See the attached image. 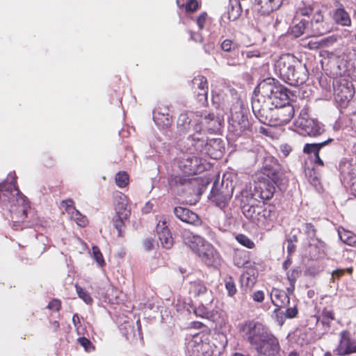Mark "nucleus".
Returning <instances> with one entry per match:
<instances>
[{"mask_svg":"<svg viewBox=\"0 0 356 356\" xmlns=\"http://www.w3.org/2000/svg\"><path fill=\"white\" fill-rule=\"evenodd\" d=\"M334 318L333 314L330 311H323L322 313V318L321 320L323 325H329L330 320Z\"/></svg>","mask_w":356,"mask_h":356,"instance_id":"8fccbe9b","label":"nucleus"},{"mask_svg":"<svg viewBox=\"0 0 356 356\" xmlns=\"http://www.w3.org/2000/svg\"><path fill=\"white\" fill-rule=\"evenodd\" d=\"M248 263V261L245 259H241L238 258V255H236L234 258V264L236 266L241 268L244 267L245 264Z\"/></svg>","mask_w":356,"mask_h":356,"instance_id":"680f3d73","label":"nucleus"},{"mask_svg":"<svg viewBox=\"0 0 356 356\" xmlns=\"http://www.w3.org/2000/svg\"><path fill=\"white\" fill-rule=\"evenodd\" d=\"M193 87L194 90H200V88L208 87L207 79L203 76H197L193 80Z\"/></svg>","mask_w":356,"mask_h":356,"instance_id":"a19ab883","label":"nucleus"},{"mask_svg":"<svg viewBox=\"0 0 356 356\" xmlns=\"http://www.w3.org/2000/svg\"><path fill=\"white\" fill-rule=\"evenodd\" d=\"M252 299L257 302H262L264 300V293L262 291H257L252 294Z\"/></svg>","mask_w":356,"mask_h":356,"instance_id":"13d9d810","label":"nucleus"},{"mask_svg":"<svg viewBox=\"0 0 356 356\" xmlns=\"http://www.w3.org/2000/svg\"><path fill=\"white\" fill-rule=\"evenodd\" d=\"M341 174L344 180L350 184L351 193L356 197V177H353L351 175L346 176L344 170L341 171Z\"/></svg>","mask_w":356,"mask_h":356,"instance_id":"58836bf2","label":"nucleus"},{"mask_svg":"<svg viewBox=\"0 0 356 356\" xmlns=\"http://www.w3.org/2000/svg\"><path fill=\"white\" fill-rule=\"evenodd\" d=\"M72 323L74 326L76 332L78 335H83L86 328L82 326L80 317L77 314H74L72 317Z\"/></svg>","mask_w":356,"mask_h":356,"instance_id":"ea45409f","label":"nucleus"},{"mask_svg":"<svg viewBox=\"0 0 356 356\" xmlns=\"http://www.w3.org/2000/svg\"><path fill=\"white\" fill-rule=\"evenodd\" d=\"M356 352V340L351 338L348 331H343L341 333L339 344L334 350L335 355H345Z\"/></svg>","mask_w":356,"mask_h":356,"instance_id":"4468645a","label":"nucleus"},{"mask_svg":"<svg viewBox=\"0 0 356 356\" xmlns=\"http://www.w3.org/2000/svg\"><path fill=\"white\" fill-rule=\"evenodd\" d=\"M158 113L170 115L169 107L165 105H159L153 111V115Z\"/></svg>","mask_w":356,"mask_h":356,"instance_id":"864d4df0","label":"nucleus"},{"mask_svg":"<svg viewBox=\"0 0 356 356\" xmlns=\"http://www.w3.org/2000/svg\"><path fill=\"white\" fill-rule=\"evenodd\" d=\"M300 232L307 236L308 241H312L314 239H318L316 238V229L312 223H303L302 225Z\"/></svg>","mask_w":356,"mask_h":356,"instance_id":"473e14b6","label":"nucleus"},{"mask_svg":"<svg viewBox=\"0 0 356 356\" xmlns=\"http://www.w3.org/2000/svg\"><path fill=\"white\" fill-rule=\"evenodd\" d=\"M175 216L180 220L194 225L201 224V219L199 216L189 209L182 207H176L174 209Z\"/></svg>","mask_w":356,"mask_h":356,"instance_id":"aec40b11","label":"nucleus"},{"mask_svg":"<svg viewBox=\"0 0 356 356\" xmlns=\"http://www.w3.org/2000/svg\"><path fill=\"white\" fill-rule=\"evenodd\" d=\"M153 119L155 124L160 128H168L172 122L171 115H165L163 114H154Z\"/></svg>","mask_w":356,"mask_h":356,"instance_id":"c756f323","label":"nucleus"},{"mask_svg":"<svg viewBox=\"0 0 356 356\" xmlns=\"http://www.w3.org/2000/svg\"><path fill=\"white\" fill-rule=\"evenodd\" d=\"M79 343L85 349L86 352H92L95 350V346L92 342L87 338L82 337L77 339Z\"/></svg>","mask_w":356,"mask_h":356,"instance_id":"a18cd8bd","label":"nucleus"},{"mask_svg":"<svg viewBox=\"0 0 356 356\" xmlns=\"http://www.w3.org/2000/svg\"><path fill=\"white\" fill-rule=\"evenodd\" d=\"M333 88L336 103L342 108L346 107L355 93V88L350 78L345 74L334 78Z\"/></svg>","mask_w":356,"mask_h":356,"instance_id":"0eeeda50","label":"nucleus"},{"mask_svg":"<svg viewBox=\"0 0 356 356\" xmlns=\"http://www.w3.org/2000/svg\"><path fill=\"white\" fill-rule=\"evenodd\" d=\"M275 219L276 212L274 209L270 206H264L256 225L263 229L269 231L273 227Z\"/></svg>","mask_w":356,"mask_h":356,"instance_id":"f3484780","label":"nucleus"},{"mask_svg":"<svg viewBox=\"0 0 356 356\" xmlns=\"http://www.w3.org/2000/svg\"><path fill=\"white\" fill-rule=\"evenodd\" d=\"M76 293L79 297L82 299L84 302L89 305L92 302V298H91L90 293L86 291L82 287L79 286L78 284L75 285Z\"/></svg>","mask_w":356,"mask_h":356,"instance_id":"e433bc0d","label":"nucleus"},{"mask_svg":"<svg viewBox=\"0 0 356 356\" xmlns=\"http://www.w3.org/2000/svg\"><path fill=\"white\" fill-rule=\"evenodd\" d=\"M15 184V179L10 182L0 184V201L3 207L10 206L9 211L13 226L24 220L29 209L26 197L17 189Z\"/></svg>","mask_w":356,"mask_h":356,"instance_id":"20e7f679","label":"nucleus"},{"mask_svg":"<svg viewBox=\"0 0 356 356\" xmlns=\"http://www.w3.org/2000/svg\"><path fill=\"white\" fill-rule=\"evenodd\" d=\"M308 24V22L302 19L299 23L292 27L291 33L294 37L298 38L304 33V31Z\"/></svg>","mask_w":356,"mask_h":356,"instance_id":"f704fd0d","label":"nucleus"},{"mask_svg":"<svg viewBox=\"0 0 356 356\" xmlns=\"http://www.w3.org/2000/svg\"><path fill=\"white\" fill-rule=\"evenodd\" d=\"M288 90L273 78L261 81L252 98V109L255 117L263 124L268 118L273 106L288 99Z\"/></svg>","mask_w":356,"mask_h":356,"instance_id":"f03ea898","label":"nucleus"},{"mask_svg":"<svg viewBox=\"0 0 356 356\" xmlns=\"http://www.w3.org/2000/svg\"><path fill=\"white\" fill-rule=\"evenodd\" d=\"M281 151L284 156H287L291 152V147L288 145H284L281 146Z\"/></svg>","mask_w":356,"mask_h":356,"instance_id":"69168bd1","label":"nucleus"},{"mask_svg":"<svg viewBox=\"0 0 356 356\" xmlns=\"http://www.w3.org/2000/svg\"><path fill=\"white\" fill-rule=\"evenodd\" d=\"M282 3V0H254L253 9L259 15H268L278 9Z\"/></svg>","mask_w":356,"mask_h":356,"instance_id":"dca6fc26","label":"nucleus"},{"mask_svg":"<svg viewBox=\"0 0 356 356\" xmlns=\"http://www.w3.org/2000/svg\"><path fill=\"white\" fill-rule=\"evenodd\" d=\"M241 284L243 288L244 286L250 288L254 284V278L251 277L248 273H243L241 276Z\"/></svg>","mask_w":356,"mask_h":356,"instance_id":"49530a36","label":"nucleus"},{"mask_svg":"<svg viewBox=\"0 0 356 356\" xmlns=\"http://www.w3.org/2000/svg\"><path fill=\"white\" fill-rule=\"evenodd\" d=\"M332 141V138H329L323 142L318 143H307L303 147V152L307 154H313L314 156L319 154L321 148L325 147L329 143Z\"/></svg>","mask_w":356,"mask_h":356,"instance_id":"c85d7f7f","label":"nucleus"},{"mask_svg":"<svg viewBox=\"0 0 356 356\" xmlns=\"http://www.w3.org/2000/svg\"><path fill=\"white\" fill-rule=\"evenodd\" d=\"M264 175L268 177L267 182L259 184L256 186L259 193L253 194L248 191L242 193L241 199V210L243 215L252 222L257 224L264 204L263 200L270 199L277 187L284 190L287 183L285 173L276 162L264 167Z\"/></svg>","mask_w":356,"mask_h":356,"instance_id":"f257e3e1","label":"nucleus"},{"mask_svg":"<svg viewBox=\"0 0 356 356\" xmlns=\"http://www.w3.org/2000/svg\"><path fill=\"white\" fill-rule=\"evenodd\" d=\"M188 356H216L211 345L202 340L200 333L193 334L186 346Z\"/></svg>","mask_w":356,"mask_h":356,"instance_id":"1a4fd4ad","label":"nucleus"},{"mask_svg":"<svg viewBox=\"0 0 356 356\" xmlns=\"http://www.w3.org/2000/svg\"><path fill=\"white\" fill-rule=\"evenodd\" d=\"M288 245H287V251L289 254H293L296 248V246L295 245L294 242H291L289 241H287Z\"/></svg>","mask_w":356,"mask_h":356,"instance_id":"0e129e2a","label":"nucleus"},{"mask_svg":"<svg viewBox=\"0 0 356 356\" xmlns=\"http://www.w3.org/2000/svg\"><path fill=\"white\" fill-rule=\"evenodd\" d=\"M224 150L222 141L220 138L208 139L205 153L212 158L217 159L222 156Z\"/></svg>","mask_w":356,"mask_h":356,"instance_id":"b1692460","label":"nucleus"},{"mask_svg":"<svg viewBox=\"0 0 356 356\" xmlns=\"http://www.w3.org/2000/svg\"><path fill=\"white\" fill-rule=\"evenodd\" d=\"M197 100L202 105L207 103L208 87L200 88V90H195L194 91Z\"/></svg>","mask_w":356,"mask_h":356,"instance_id":"4c0bfd02","label":"nucleus"},{"mask_svg":"<svg viewBox=\"0 0 356 356\" xmlns=\"http://www.w3.org/2000/svg\"><path fill=\"white\" fill-rule=\"evenodd\" d=\"M332 17L337 24L341 26H348L351 24V19L349 14L342 6L337 8L334 11Z\"/></svg>","mask_w":356,"mask_h":356,"instance_id":"bb28decb","label":"nucleus"},{"mask_svg":"<svg viewBox=\"0 0 356 356\" xmlns=\"http://www.w3.org/2000/svg\"><path fill=\"white\" fill-rule=\"evenodd\" d=\"M202 118L198 122L202 126V129L205 127L208 131L214 132L220 129L221 126V119L216 116L213 113H200Z\"/></svg>","mask_w":356,"mask_h":356,"instance_id":"412c9836","label":"nucleus"},{"mask_svg":"<svg viewBox=\"0 0 356 356\" xmlns=\"http://www.w3.org/2000/svg\"><path fill=\"white\" fill-rule=\"evenodd\" d=\"M338 234L340 239L349 245L356 246V235L345 229H339Z\"/></svg>","mask_w":356,"mask_h":356,"instance_id":"2f4dec72","label":"nucleus"},{"mask_svg":"<svg viewBox=\"0 0 356 356\" xmlns=\"http://www.w3.org/2000/svg\"><path fill=\"white\" fill-rule=\"evenodd\" d=\"M295 124L309 136H319L324 131L322 125L318 121L308 118L307 112L303 110L300 112Z\"/></svg>","mask_w":356,"mask_h":356,"instance_id":"f8f14e48","label":"nucleus"},{"mask_svg":"<svg viewBox=\"0 0 356 356\" xmlns=\"http://www.w3.org/2000/svg\"><path fill=\"white\" fill-rule=\"evenodd\" d=\"M212 303L207 304L204 300H200V304L197 307L193 309L194 314L202 318H210L212 316Z\"/></svg>","mask_w":356,"mask_h":356,"instance_id":"cd10ccee","label":"nucleus"},{"mask_svg":"<svg viewBox=\"0 0 356 356\" xmlns=\"http://www.w3.org/2000/svg\"><path fill=\"white\" fill-rule=\"evenodd\" d=\"M241 12L242 9L240 2L238 0H235L234 2L231 3L228 8V19L230 21L236 20L241 16Z\"/></svg>","mask_w":356,"mask_h":356,"instance_id":"7c9ffc66","label":"nucleus"},{"mask_svg":"<svg viewBox=\"0 0 356 356\" xmlns=\"http://www.w3.org/2000/svg\"><path fill=\"white\" fill-rule=\"evenodd\" d=\"M207 19V14L205 12L200 13L196 18V23L200 30H202L204 28Z\"/></svg>","mask_w":356,"mask_h":356,"instance_id":"09e8293b","label":"nucleus"},{"mask_svg":"<svg viewBox=\"0 0 356 356\" xmlns=\"http://www.w3.org/2000/svg\"><path fill=\"white\" fill-rule=\"evenodd\" d=\"M244 339L259 356H277L280 352L278 339L261 322L247 321L240 328Z\"/></svg>","mask_w":356,"mask_h":356,"instance_id":"7ed1b4c3","label":"nucleus"},{"mask_svg":"<svg viewBox=\"0 0 356 356\" xmlns=\"http://www.w3.org/2000/svg\"><path fill=\"white\" fill-rule=\"evenodd\" d=\"M114 205L116 217L121 219H127L131 211L128 208V200L127 196L122 193H116L114 196Z\"/></svg>","mask_w":356,"mask_h":356,"instance_id":"6ab92c4d","label":"nucleus"},{"mask_svg":"<svg viewBox=\"0 0 356 356\" xmlns=\"http://www.w3.org/2000/svg\"><path fill=\"white\" fill-rule=\"evenodd\" d=\"M200 161L195 156H186L179 161V168H183L185 173L196 174L200 171Z\"/></svg>","mask_w":356,"mask_h":356,"instance_id":"4be33fe9","label":"nucleus"},{"mask_svg":"<svg viewBox=\"0 0 356 356\" xmlns=\"http://www.w3.org/2000/svg\"><path fill=\"white\" fill-rule=\"evenodd\" d=\"M181 236L186 245L198 255L202 262L209 266H216L220 262V256L213 246L202 236L184 230Z\"/></svg>","mask_w":356,"mask_h":356,"instance_id":"423d86ee","label":"nucleus"},{"mask_svg":"<svg viewBox=\"0 0 356 356\" xmlns=\"http://www.w3.org/2000/svg\"><path fill=\"white\" fill-rule=\"evenodd\" d=\"M199 4L196 0H190L186 4V10L187 11L193 12L198 8Z\"/></svg>","mask_w":356,"mask_h":356,"instance_id":"6e6d98bb","label":"nucleus"},{"mask_svg":"<svg viewBox=\"0 0 356 356\" xmlns=\"http://www.w3.org/2000/svg\"><path fill=\"white\" fill-rule=\"evenodd\" d=\"M202 115L200 112H185L179 115L177 128L180 134H191L194 131V125L198 123Z\"/></svg>","mask_w":356,"mask_h":356,"instance_id":"ddd939ff","label":"nucleus"},{"mask_svg":"<svg viewBox=\"0 0 356 356\" xmlns=\"http://www.w3.org/2000/svg\"><path fill=\"white\" fill-rule=\"evenodd\" d=\"M47 307L51 310L58 311L60 307V302L58 300H53L49 303Z\"/></svg>","mask_w":356,"mask_h":356,"instance_id":"052dcab7","label":"nucleus"},{"mask_svg":"<svg viewBox=\"0 0 356 356\" xmlns=\"http://www.w3.org/2000/svg\"><path fill=\"white\" fill-rule=\"evenodd\" d=\"M143 245L146 250L150 251L155 248V246L156 245V243L153 238L150 237L145 238L143 241Z\"/></svg>","mask_w":356,"mask_h":356,"instance_id":"3c124183","label":"nucleus"},{"mask_svg":"<svg viewBox=\"0 0 356 356\" xmlns=\"http://www.w3.org/2000/svg\"><path fill=\"white\" fill-rule=\"evenodd\" d=\"M221 48L225 51H231L234 49L235 44L230 40H225L221 44Z\"/></svg>","mask_w":356,"mask_h":356,"instance_id":"603ef678","label":"nucleus"},{"mask_svg":"<svg viewBox=\"0 0 356 356\" xmlns=\"http://www.w3.org/2000/svg\"><path fill=\"white\" fill-rule=\"evenodd\" d=\"M225 289L229 296L232 297L236 294L237 289L236 284L232 277H229L225 280Z\"/></svg>","mask_w":356,"mask_h":356,"instance_id":"c03bdc74","label":"nucleus"},{"mask_svg":"<svg viewBox=\"0 0 356 356\" xmlns=\"http://www.w3.org/2000/svg\"><path fill=\"white\" fill-rule=\"evenodd\" d=\"M202 126L198 123L194 125V131L187 138L188 149L191 152L205 153L208 138L201 132Z\"/></svg>","mask_w":356,"mask_h":356,"instance_id":"9b49d317","label":"nucleus"},{"mask_svg":"<svg viewBox=\"0 0 356 356\" xmlns=\"http://www.w3.org/2000/svg\"><path fill=\"white\" fill-rule=\"evenodd\" d=\"M298 314V309L296 306L289 307L286 310V316L289 318L295 317Z\"/></svg>","mask_w":356,"mask_h":356,"instance_id":"bf43d9fd","label":"nucleus"},{"mask_svg":"<svg viewBox=\"0 0 356 356\" xmlns=\"http://www.w3.org/2000/svg\"><path fill=\"white\" fill-rule=\"evenodd\" d=\"M92 250L93 259L100 267L104 266L105 265V261L99 248L97 246H92Z\"/></svg>","mask_w":356,"mask_h":356,"instance_id":"37998d69","label":"nucleus"},{"mask_svg":"<svg viewBox=\"0 0 356 356\" xmlns=\"http://www.w3.org/2000/svg\"><path fill=\"white\" fill-rule=\"evenodd\" d=\"M191 39L194 40L195 42H201L202 41V35L198 33H191Z\"/></svg>","mask_w":356,"mask_h":356,"instance_id":"338daca9","label":"nucleus"},{"mask_svg":"<svg viewBox=\"0 0 356 356\" xmlns=\"http://www.w3.org/2000/svg\"><path fill=\"white\" fill-rule=\"evenodd\" d=\"M115 179L118 186L124 188L129 183V175L126 172H120L116 174Z\"/></svg>","mask_w":356,"mask_h":356,"instance_id":"c9c22d12","label":"nucleus"},{"mask_svg":"<svg viewBox=\"0 0 356 356\" xmlns=\"http://www.w3.org/2000/svg\"><path fill=\"white\" fill-rule=\"evenodd\" d=\"M72 210V212L70 213L69 215L70 216L71 218L74 220L77 225L81 227H84L87 225V218L86 216H83L77 209H70Z\"/></svg>","mask_w":356,"mask_h":356,"instance_id":"72a5a7b5","label":"nucleus"},{"mask_svg":"<svg viewBox=\"0 0 356 356\" xmlns=\"http://www.w3.org/2000/svg\"><path fill=\"white\" fill-rule=\"evenodd\" d=\"M230 198L231 195L229 193H225L223 191H218L213 188L211 189L209 195V199L220 208L225 207Z\"/></svg>","mask_w":356,"mask_h":356,"instance_id":"393cba45","label":"nucleus"},{"mask_svg":"<svg viewBox=\"0 0 356 356\" xmlns=\"http://www.w3.org/2000/svg\"><path fill=\"white\" fill-rule=\"evenodd\" d=\"M250 126L248 119L241 111V106L238 111H234V109L231 108V118L228 127L229 133L235 136H240L249 130Z\"/></svg>","mask_w":356,"mask_h":356,"instance_id":"9d476101","label":"nucleus"},{"mask_svg":"<svg viewBox=\"0 0 356 356\" xmlns=\"http://www.w3.org/2000/svg\"><path fill=\"white\" fill-rule=\"evenodd\" d=\"M236 241L242 245L248 248H253L254 247V242L244 234H238L236 236Z\"/></svg>","mask_w":356,"mask_h":356,"instance_id":"79ce46f5","label":"nucleus"},{"mask_svg":"<svg viewBox=\"0 0 356 356\" xmlns=\"http://www.w3.org/2000/svg\"><path fill=\"white\" fill-rule=\"evenodd\" d=\"M191 183L189 179L185 178L181 176H175L170 181V184H176L180 186H186Z\"/></svg>","mask_w":356,"mask_h":356,"instance_id":"de8ad7c7","label":"nucleus"},{"mask_svg":"<svg viewBox=\"0 0 356 356\" xmlns=\"http://www.w3.org/2000/svg\"><path fill=\"white\" fill-rule=\"evenodd\" d=\"M61 204L63 207H65V211L68 214L72 212V210L70 209L71 208L76 209L74 207V202L72 200H63Z\"/></svg>","mask_w":356,"mask_h":356,"instance_id":"4d7b16f0","label":"nucleus"},{"mask_svg":"<svg viewBox=\"0 0 356 356\" xmlns=\"http://www.w3.org/2000/svg\"><path fill=\"white\" fill-rule=\"evenodd\" d=\"M245 54L248 58L259 57L260 56V53L257 50L247 51Z\"/></svg>","mask_w":356,"mask_h":356,"instance_id":"774afa93","label":"nucleus"},{"mask_svg":"<svg viewBox=\"0 0 356 356\" xmlns=\"http://www.w3.org/2000/svg\"><path fill=\"white\" fill-rule=\"evenodd\" d=\"M309 254L312 259L317 260L325 257V244L323 241L314 239L309 242Z\"/></svg>","mask_w":356,"mask_h":356,"instance_id":"5701e85b","label":"nucleus"},{"mask_svg":"<svg viewBox=\"0 0 356 356\" xmlns=\"http://www.w3.org/2000/svg\"><path fill=\"white\" fill-rule=\"evenodd\" d=\"M312 11L313 8L311 6H305L303 7L299 8L297 13L302 16H308L312 13Z\"/></svg>","mask_w":356,"mask_h":356,"instance_id":"5fc2aeb1","label":"nucleus"},{"mask_svg":"<svg viewBox=\"0 0 356 356\" xmlns=\"http://www.w3.org/2000/svg\"><path fill=\"white\" fill-rule=\"evenodd\" d=\"M270 299L273 304L278 307H282L289 304V298L285 291L277 289L272 290Z\"/></svg>","mask_w":356,"mask_h":356,"instance_id":"a878e982","label":"nucleus"},{"mask_svg":"<svg viewBox=\"0 0 356 356\" xmlns=\"http://www.w3.org/2000/svg\"><path fill=\"white\" fill-rule=\"evenodd\" d=\"M275 70L283 81L293 86L302 85L308 79L305 64L289 54L279 58L275 64Z\"/></svg>","mask_w":356,"mask_h":356,"instance_id":"39448f33","label":"nucleus"},{"mask_svg":"<svg viewBox=\"0 0 356 356\" xmlns=\"http://www.w3.org/2000/svg\"><path fill=\"white\" fill-rule=\"evenodd\" d=\"M280 102L277 106L273 107L266 124L270 127L282 126L293 118L295 111L293 106L289 103V98Z\"/></svg>","mask_w":356,"mask_h":356,"instance_id":"6e6552de","label":"nucleus"},{"mask_svg":"<svg viewBox=\"0 0 356 356\" xmlns=\"http://www.w3.org/2000/svg\"><path fill=\"white\" fill-rule=\"evenodd\" d=\"M125 219H121V218H119L117 217V219L115 221V227L118 230L119 235L120 234L121 228H122V227L123 225V221Z\"/></svg>","mask_w":356,"mask_h":356,"instance_id":"e2e57ef3","label":"nucleus"},{"mask_svg":"<svg viewBox=\"0 0 356 356\" xmlns=\"http://www.w3.org/2000/svg\"><path fill=\"white\" fill-rule=\"evenodd\" d=\"M156 232L162 246L165 249L171 248L174 241L165 218L159 220L157 223Z\"/></svg>","mask_w":356,"mask_h":356,"instance_id":"a211bd4d","label":"nucleus"},{"mask_svg":"<svg viewBox=\"0 0 356 356\" xmlns=\"http://www.w3.org/2000/svg\"><path fill=\"white\" fill-rule=\"evenodd\" d=\"M189 293L200 300H204L207 304L212 303L213 301V293L208 290L204 282L201 280H195L189 284Z\"/></svg>","mask_w":356,"mask_h":356,"instance_id":"2eb2a0df","label":"nucleus"}]
</instances>
